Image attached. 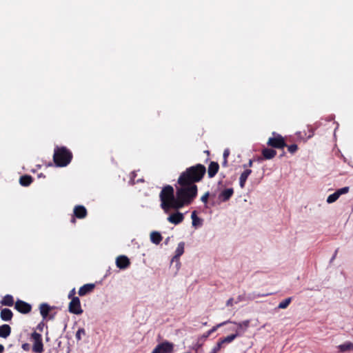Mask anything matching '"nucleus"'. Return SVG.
<instances>
[{
  "mask_svg": "<svg viewBox=\"0 0 353 353\" xmlns=\"http://www.w3.org/2000/svg\"><path fill=\"white\" fill-rule=\"evenodd\" d=\"M161 206L166 213L171 210L176 212L171 214L168 220L174 225H176V198L174 197V190L172 186L168 185L165 186L160 192Z\"/></svg>",
  "mask_w": 353,
  "mask_h": 353,
  "instance_id": "f257e3e1",
  "label": "nucleus"
},
{
  "mask_svg": "<svg viewBox=\"0 0 353 353\" xmlns=\"http://www.w3.org/2000/svg\"><path fill=\"white\" fill-rule=\"evenodd\" d=\"M206 173L205 165L197 163L190 166L181 172L178 178V184L180 185H192L200 182Z\"/></svg>",
  "mask_w": 353,
  "mask_h": 353,
  "instance_id": "f03ea898",
  "label": "nucleus"
},
{
  "mask_svg": "<svg viewBox=\"0 0 353 353\" xmlns=\"http://www.w3.org/2000/svg\"><path fill=\"white\" fill-rule=\"evenodd\" d=\"M177 192L178 210L183 206L190 205L196 199L198 194V187L196 184L180 185Z\"/></svg>",
  "mask_w": 353,
  "mask_h": 353,
  "instance_id": "7ed1b4c3",
  "label": "nucleus"
},
{
  "mask_svg": "<svg viewBox=\"0 0 353 353\" xmlns=\"http://www.w3.org/2000/svg\"><path fill=\"white\" fill-rule=\"evenodd\" d=\"M72 153L66 147L57 146L54 148L53 161L57 167L67 166L72 159Z\"/></svg>",
  "mask_w": 353,
  "mask_h": 353,
  "instance_id": "20e7f679",
  "label": "nucleus"
},
{
  "mask_svg": "<svg viewBox=\"0 0 353 353\" xmlns=\"http://www.w3.org/2000/svg\"><path fill=\"white\" fill-rule=\"evenodd\" d=\"M272 135L267 142L268 145L276 149H283L287 146L284 138L281 134L273 132Z\"/></svg>",
  "mask_w": 353,
  "mask_h": 353,
  "instance_id": "39448f33",
  "label": "nucleus"
},
{
  "mask_svg": "<svg viewBox=\"0 0 353 353\" xmlns=\"http://www.w3.org/2000/svg\"><path fill=\"white\" fill-rule=\"evenodd\" d=\"M31 339L33 341L32 351L35 353H42L44 350L41 334L34 332L31 334Z\"/></svg>",
  "mask_w": 353,
  "mask_h": 353,
  "instance_id": "423d86ee",
  "label": "nucleus"
},
{
  "mask_svg": "<svg viewBox=\"0 0 353 353\" xmlns=\"http://www.w3.org/2000/svg\"><path fill=\"white\" fill-rule=\"evenodd\" d=\"M68 310L70 313L74 314H81L83 310L81 306L79 298H72L69 303Z\"/></svg>",
  "mask_w": 353,
  "mask_h": 353,
  "instance_id": "0eeeda50",
  "label": "nucleus"
},
{
  "mask_svg": "<svg viewBox=\"0 0 353 353\" xmlns=\"http://www.w3.org/2000/svg\"><path fill=\"white\" fill-rule=\"evenodd\" d=\"M14 308L21 314H28L31 311L32 306L23 301L17 300L14 303Z\"/></svg>",
  "mask_w": 353,
  "mask_h": 353,
  "instance_id": "6e6552de",
  "label": "nucleus"
},
{
  "mask_svg": "<svg viewBox=\"0 0 353 353\" xmlns=\"http://www.w3.org/2000/svg\"><path fill=\"white\" fill-rule=\"evenodd\" d=\"M173 345L165 342L159 344L152 353H172Z\"/></svg>",
  "mask_w": 353,
  "mask_h": 353,
  "instance_id": "1a4fd4ad",
  "label": "nucleus"
},
{
  "mask_svg": "<svg viewBox=\"0 0 353 353\" xmlns=\"http://www.w3.org/2000/svg\"><path fill=\"white\" fill-rule=\"evenodd\" d=\"M349 187H344L340 189H338L336 190L335 192L333 194L329 195L327 198V203H332L335 202L341 195L345 194L349 192Z\"/></svg>",
  "mask_w": 353,
  "mask_h": 353,
  "instance_id": "9d476101",
  "label": "nucleus"
},
{
  "mask_svg": "<svg viewBox=\"0 0 353 353\" xmlns=\"http://www.w3.org/2000/svg\"><path fill=\"white\" fill-rule=\"evenodd\" d=\"M116 265L120 269H125L130 266V261L126 256L121 255L117 258Z\"/></svg>",
  "mask_w": 353,
  "mask_h": 353,
  "instance_id": "9b49d317",
  "label": "nucleus"
},
{
  "mask_svg": "<svg viewBox=\"0 0 353 353\" xmlns=\"http://www.w3.org/2000/svg\"><path fill=\"white\" fill-rule=\"evenodd\" d=\"M74 217L84 219L88 214L86 208L83 205H76L73 210Z\"/></svg>",
  "mask_w": 353,
  "mask_h": 353,
  "instance_id": "f8f14e48",
  "label": "nucleus"
},
{
  "mask_svg": "<svg viewBox=\"0 0 353 353\" xmlns=\"http://www.w3.org/2000/svg\"><path fill=\"white\" fill-rule=\"evenodd\" d=\"M95 288V285L94 283H87L81 286L78 292V294L80 296H83L88 294L91 293Z\"/></svg>",
  "mask_w": 353,
  "mask_h": 353,
  "instance_id": "ddd939ff",
  "label": "nucleus"
},
{
  "mask_svg": "<svg viewBox=\"0 0 353 353\" xmlns=\"http://www.w3.org/2000/svg\"><path fill=\"white\" fill-rule=\"evenodd\" d=\"M219 165L217 162L211 161L208 168V174L209 178H213L218 173Z\"/></svg>",
  "mask_w": 353,
  "mask_h": 353,
  "instance_id": "4468645a",
  "label": "nucleus"
},
{
  "mask_svg": "<svg viewBox=\"0 0 353 353\" xmlns=\"http://www.w3.org/2000/svg\"><path fill=\"white\" fill-rule=\"evenodd\" d=\"M234 190L233 188H227L223 190L219 195V199L221 202L228 201L233 195Z\"/></svg>",
  "mask_w": 353,
  "mask_h": 353,
  "instance_id": "2eb2a0df",
  "label": "nucleus"
},
{
  "mask_svg": "<svg viewBox=\"0 0 353 353\" xmlns=\"http://www.w3.org/2000/svg\"><path fill=\"white\" fill-rule=\"evenodd\" d=\"M261 154L263 159L269 160L276 155V151L272 148H265L262 150Z\"/></svg>",
  "mask_w": 353,
  "mask_h": 353,
  "instance_id": "dca6fc26",
  "label": "nucleus"
},
{
  "mask_svg": "<svg viewBox=\"0 0 353 353\" xmlns=\"http://www.w3.org/2000/svg\"><path fill=\"white\" fill-rule=\"evenodd\" d=\"M13 316L12 312L8 308L2 309L0 313V317L3 321H11Z\"/></svg>",
  "mask_w": 353,
  "mask_h": 353,
  "instance_id": "f3484780",
  "label": "nucleus"
},
{
  "mask_svg": "<svg viewBox=\"0 0 353 353\" xmlns=\"http://www.w3.org/2000/svg\"><path fill=\"white\" fill-rule=\"evenodd\" d=\"M243 335V331L235 330L234 334H232L228 335L226 337L221 338L222 340V343H230L232 342L236 337Z\"/></svg>",
  "mask_w": 353,
  "mask_h": 353,
  "instance_id": "a211bd4d",
  "label": "nucleus"
},
{
  "mask_svg": "<svg viewBox=\"0 0 353 353\" xmlns=\"http://www.w3.org/2000/svg\"><path fill=\"white\" fill-rule=\"evenodd\" d=\"M11 327L8 324L0 325V337L6 339L10 335Z\"/></svg>",
  "mask_w": 353,
  "mask_h": 353,
  "instance_id": "6ab92c4d",
  "label": "nucleus"
},
{
  "mask_svg": "<svg viewBox=\"0 0 353 353\" xmlns=\"http://www.w3.org/2000/svg\"><path fill=\"white\" fill-rule=\"evenodd\" d=\"M39 310L43 319H46L48 317L50 311L51 310V307L48 304L43 303L39 305Z\"/></svg>",
  "mask_w": 353,
  "mask_h": 353,
  "instance_id": "aec40b11",
  "label": "nucleus"
},
{
  "mask_svg": "<svg viewBox=\"0 0 353 353\" xmlns=\"http://www.w3.org/2000/svg\"><path fill=\"white\" fill-rule=\"evenodd\" d=\"M251 173L252 170L250 169H246L241 173L239 178V185L241 188L245 186V182Z\"/></svg>",
  "mask_w": 353,
  "mask_h": 353,
  "instance_id": "412c9836",
  "label": "nucleus"
},
{
  "mask_svg": "<svg viewBox=\"0 0 353 353\" xmlns=\"http://www.w3.org/2000/svg\"><path fill=\"white\" fill-rule=\"evenodd\" d=\"M232 323V321H230ZM232 323L237 325V329L236 330L243 331V334L247 330L250 324V320H245L242 322L236 323L232 322Z\"/></svg>",
  "mask_w": 353,
  "mask_h": 353,
  "instance_id": "4be33fe9",
  "label": "nucleus"
},
{
  "mask_svg": "<svg viewBox=\"0 0 353 353\" xmlns=\"http://www.w3.org/2000/svg\"><path fill=\"white\" fill-rule=\"evenodd\" d=\"M191 218L192 221V223L194 227L198 228L202 225L203 220L201 218L198 217L196 211H193L192 212Z\"/></svg>",
  "mask_w": 353,
  "mask_h": 353,
  "instance_id": "5701e85b",
  "label": "nucleus"
},
{
  "mask_svg": "<svg viewBox=\"0 0 353 353\" xmlns=\"http://www.w3.org/2000/svg\"><path fill=\"white\" fill-rule=\"evenodd\" d=\"M33 181V179L30 175H23L19 179V183L22 186L27 187Z\"/></svg>",
  "mask_w": 353,
  "mask_h": 353,
  "instance_id": "b1692460",
  "label": "nucleus"
},
{
  "mask_svg": "<svg viewBox=\"0 0 353 353\" xmlns=\"http://www.w3.org/2000/svg\"><path fill=\"white\" fill-rule=\"evenodd\" d=\"M150 240L154 244H159L162 241V236L158 232L154 231L150 233Z\"/></svg>",
  "mask_w": 353,
  "mask_h": 353,
  "instance_id": "393cba45",
  "label": "nucleus"
},
{
  "mask_svg": "<svg viewBox=\"0 0 353 353\" xmlns=\"http://www.w3.org/2000/svg\"><path fill=\"white\" fill-rule=\"evenodd\" d=\"M1 303L6 306H12L15 303L14 301L13 296L10 294H7L2 299Z\"/></svg>",
  "mask_w": 353,
  "mask_h": 353,
  "instance_id": "a878e982",
  "label": "nucleus"
},
{
  "mask_svg": "<svg viewBox=\"0 0 353 353\" xmlns=\"http://www.w3.org/2000/svg\"><path fill=\"white\" fill-rule=\"evenodd\" d=\"M339 350L341 352H349L353 350V343L345 342L338 347Z\"/></svg>",
  "mask_w": 353,
  "mask_h": 353,
  "instance_id": "bb28decb",
  "label": "nucleus"
},
{
  "mask_svg": "<svg viewBox=\"0 0 353 353\" xmlns=\"http://www.w3.org/2000/svg\"><path fill=\"white\" fill-rule=\"evenodd\" d=\"M292 301V297H289L285 299V300L282 301L279 303L278 305V308L279 309H285L288 307V305L290 304Z\"/></svg>",
  "mask_w": 353,
  "mask_h": 353,
  "instance_id": "cd10ccee",
  "label": "nucleus"
},
{
  "mask_svg": "<svg viewBox=\"0 0 353 353\" xmlns=\"http://www.w3.org/2000/svg\"><path fill=\"white\" fill-rule=\"evenodd\" d=\"M228 323H230V321H225L224 322L220 323L216 325L215 326H213L210 330H208V332L211 335L212 333L216 332L219 327H221L226 325Z\"/></svg>",
  "mask_w": 353,
  "mask_h": 353,
  "instance_id": "c85d7f7f",
  "label": "nucleus"
},
{
  "mask_svg": "<svg viewBox=\"0 0 353 353\" xmlns=\"http://www.w3.org/2000/svg\"><path fill=\"white\" fill-rule=\"evenodd\" d=\"M85 335V330L84 328L81 327L79 328L75 335L76 339L77 341H79L81 340V336Z\"/></svg>",
  "mask_w": 353,
  "mask_h": 353,
  "instance_id": "c756f323",
  "label": "nucleus"
},
{
  "mask_svg": "<svg viewBox=\"0 0 353 353\" xmlns=\"http://www.w3.org/2000/svg\"><path fill=\"white\" fill-rule=\"evenodd\" d=\"M286 147L288 148V152H290L291 154L295 153L298 150V146L296 144H292L290 145H287Z\"/></svg>",
  "mask_w": 353,
  "mask_h": 353,
  "instance_id": "7c9ffc66",
  "label": "nucleus"
},
{
  "mask_svg": "<svg viewBox=\"0 0 353 353\" xmlns=\"http://www.w3.org/2000/svg\"><path fill=\"white\" fill-rule=\"evenodd\" d=\"M184 243H179L178 244V259L180 256H181L184 252Z\"/></svg>",
  "mask_w": 353,
  "mask_h": 353,
  "instance_id": "2f4dec72",
  "label": "nucleus"
},
{
  "mask_svg": "<svg viewBox=\"0 0 353 353\" xmlns=\"http://www.w3.org/2000/svg\"><path fill=\"white\" fill-rule=\"evenodd\" d=\"M209 197H210V192H206L201 197V201L205 204V205H207L208 202V199H209Z\"/></svg>",
  "mask_w": 353,
  "mask_h": 353,
  "instance_id": "473e14b6",
  "label": "nucleus"
},
{
  "mask_svg": "<svg viewBox=\"0 0 353 353\" xmlns=\"http://www.w3.org/2000/svg\"><path fill=\"white\" fill-rule=\"evenodd\" d=\"M210 336V334L208 332H205L203 334H202L198 339V343L199 341L203 342L205 341L209 336Z\"/></svg>",
  "mask_w": 353,
  "mask_h": 353,
  "instance_id": "72a5a7b5",
  "label": "nucleus"
},
{
  "mask_svg": "<svg viewBox=\"0 0 353 353\" xmlns=\"http://www.w3.org/2000/svg\"><path fill=\"white\" fill-rule=\"evenodd\" d=\"M136 176H137L136 172H132L131 173V178H130V181H131L132 184H135L136 183H138L140 181L139 179H137V181H135Z\"/></svg>",
  "mask_w": 353,
  "mask_h": 353,
  "instance_id": "f704fd0d",
  "label": "nucleus"
},
{
  "mask_svg": "<svg viewBox=\"0 0 353 353\" xmlns=\"http://www.w3.org/2000/svg\"><path fill=\"white\" fill-rule=\"evenodd\" d=\"M76 294V290L75 288L72 289L68 294V299H72V298H78L77 296H75Z\"/></svg>",
  "mask_w": 353,
  "mask_h": 353,
  "instance_id": "c9c22d12",
  "label": "nucleus"
},
{
  "mask_svg": "<svg viewBox=\"0 0 353 353\" xmlns=\"http://www.w3.org/2000/svg\"><path fill=\"white\" fill-rule=\"evenodd\" d=\"M230 154V150L228 148L225 149L224 152H223V159H228Z\"/></svg>",
  "mask_w": 353,
  "mask_h": 353,
  "instance_id": "e433bc0d",
  "label": "nucleus"
},
{
  "mask_svg": "<svg viewBox=\"0 0 353 353\" xmlns=\"http://www.w3.org/2000/svg\"><path fill=\"white\" fill-rule=\"evenodd\" d=\"M21 347L25 351H29L30 348V345L28 343H23Z\"/></svg>",
  "mask_w": 353,
  "mask_h": 353,
  "instance_id": "4c0bfd02",
  "label": "nucleus"
},
{
  "mask_svg": "<svg viewBox=\"0 0 353 353\" xmlns=\"http://www.w3.org/2000/svg\"><path fill=\"white\" fill-rule=\"evenodd\" d=\"M183 219V214L178 211L177 221L178 223H181Z\"/></svg>",
  "mask_w": 353,
  "mask_h": 353,
  "instance_id": "58836bf2",
  "label": "nucleus"
},
{
  "mask_svg": "<svg viewBox=\"0 0 353 353\" xmlns=\"http://www.w3.org/2000/svg\"><path fill=\"white\" fill-rule=\"evenodd\" d=\"M221 348L216 345L212 350L211 352L210 353H217Z\"/></svg>",
  "mask_w": 353,
  "mask_h": 353,
  "instance_id": "ea45409f",
  "label": "nucleus"
},
{
  "mask_svg": "<svg viewBox=\"0 0 353 353\" xmlns=\"http://www.w3.org/2000/svg\"><path fill=\"white\" fill-rule=\"evenodd\" d=\"M221 348L216 345L212 350L211 352L210 353H217Z\"/></svg>",
  "mask_w": 353,
  "mask_h": 353,
  "instance_id": "a19ab883",
  "label": "nucleus"
},
{
  "mask_svg": "<svg viewBox=\"0 0 353 353\" xmlns=\"http://www.w3.org/2000/svg\"><path fill=\"white\" fill-rule=\"evenodd\" d=\"M233 301H234V299L233 298H230L229 299L227 302H226V305L227 306H232L233 305Z\"/></svg>",
  "mask_w": 353,
  "mask_h": 353,
  "instance_id": "79ce46f5",
  "label": "nucleus"
},
{
  "mask_svg": "<svg viewBox=\"0 0 353 353\" xmlns=\"http://www.w3.org/2000/svg\"><path fill=\"white\" fill-rule=\"evenodd\" d=\"M222 166L224 167V168H226L228 166V159H223V161L222 162Z\"/></svg>",
  "mask_w": 353,
  "mask_h": 353,
  "instance_id": "37998d69",
  "label": "nucleus"
},
{
  "mask_svg": "<svg viewBox=\"0 0 353 353\" xmlns=\"http://www.w3.org/2000/svg\"><path fill=\"white\" fill-rule=\"evenodd\" d=\"M223 344L224 343H222L221 339H219L218 342H217V343H216V345H219L221 348H222Z\"/></svg>",
  "mask_w": 353,
  "mask_h": 353,
  "instance_id": "c03bdc74",
  "label": "nucleus"
},
{
  "mask_svg": "<svg viewBox=\"0 0 353 353\" xmlns=\"http://www.w3.org/2000/svg\"><path fill=\"white\" fill-rule=\"evenodd\" d=\"M243 299L242 296L239 295V296L237 297V301H236L235 303H239V302H240V301H243Z\"/></svg>",
  "mask_w": 353,
  "mask_h": 353,
  "instance_id": "a18cd8bd",
  "label": "nucleus"
},
{
  "mask_svg": "<svg viewBox=\"0 0 353 353\" xmlns=\"http://www.w3.org/2000/svg\"><path fill=\"white\" fill-rule=\"evenodd\" d=\"M176 260V254H175L172 258V260H171V263H173L174 261Z\"/></svg>",
  "mask_w": 353,
  "mask_h": 353,
  "instance_id": "49530a36",
  "label": "nucleus"
},
{
  "mask_svg": "<svg viewBox=\"0 0 353 353\" xmlns=\"http://www.w3.org/2000/svg\"><path fill=\"white\" fill-rule=\"evenodd\" d=\"M4 351V347L3 345L0 344V353H3Z\"/></svg>",
  "mask_w": 353,
  "mask_h": 353,
  "instance_id": "de8ad7c7",
  "label": "nucleus"
},
{
  "mask_svg": "<svg viewBox=\"0 0 353 353\" xmlns=\"http://www.w3.org/2000/svg\"><path fill=\"white\" fill-rule=\"evenodd\" d=\"M252 164H253V161H252V159H250V160L249 161V162H248V165L249 167H252Z\"/></svg>",
  "mask_w": 353,
  "mask_h": 353,
  "instance_id": "09e8293b",
  "label": "nucleus"
},
{
  "mask_svg": "<svg viewBox=\"0 0 353 353\" xmlns=\"http://www.w3.org/2000/svg\"><path fill=\"white\" fill-rule=\"evenodd\" d=\"M71 222L74 223L76 222V220H75V217H72V219H71Z\"/></svg>",
  "mask_w": 353,
  "mask_h": 353,
  "instance_id": "8fccbe9b",
  "label": "nucleus"
},
{
  "mask_svg": "<svg viewBox=\"0 0 353 353\" xmlns=\"http://www.w3.org/2000/svg\"><path fill=\"white\" fill-rule=\"evenodd\" d=\"M169 240H170V237H168V238L165 240V244H168V243Z\"/></svg>",
  "mask_w": 353,
  "mask_h": 353,
  "instance_id": "3c124183",
  "label": "nucleus"
}]
</instances>
